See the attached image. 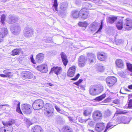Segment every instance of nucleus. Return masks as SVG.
Here are the masks:
<instances>
[{
	"label": "nucleus",
	"instance_id": "1",
	"mask_svg": "<svg viewBox=\"0 0 132 132\" xmlns=\"http://www.w3.org/2000/svg\"><path fill=\"white\" fill-rule=\"evenodd\" d=\"M103 90V86L99 85L91 86L89 89L90 94L92 95H95L101 93Z\"/></svg>",
	"mask_w": 132,
	"mask_h": 132
},
{
	"label": "nucleus",
	"instance_id": "2",
	"mask_svg": "<svg viewBox=\"0 0 132 132\" xmlns=\"http://www.w3.org/2000/svg\"><path fill=\"white\" fill-rule=\"evenodd\" d=\"M44 114L46 116L50 117L53 115L54 112V109L53 106L50 103H46L44 107Z\"/></svg>",
	"mask_w": 132,
	"mask_h": 132
},
{
	"label": "nucleus",
	"instance_id": "3",
	"mask_svg": "<svg viewBox=\"0 0 132 132\" xmlns=\"http://www.w3.org/2000/svg\"><path fill=\"white\" fill-rule=\"evenodd\" d=\"M44 104L43 101L41 99L37 100L35 101L32 104L33 108L34 110H37L42 108Z\"/></svg>",
	"mask_w": 132,
	"mask_h": 132
},
{
	"label": "nucleus",
	"instance_id": "4",
	"mask_svg": "<svg viewBox=\"0 0 132 132\" xmlns=\"http://www.w3.org/2000/svg\"><path fill=\"white\" fill-rule=\"evenodd\" d=\"M34 31L33 29L29 27H26L23 30V35L26 37H30L33 35Z\"/></svg>",
	"mask_w": 132,
	"mask_h": 132
},
{
	"label": "nucleus",
	"instance_id": "5",
	"mask_svg": "<svg viewBox=\"0 0 132 132\" xmlns=\"http://www.w3.org/2000/svg\"><path fill=\"white\" fill-rule=\"evenodd\" d=\"M123 28L125 30H130L132 29V20L127 18L123 21Z\"/></svg>",
	"mask_w": 132,
	"mask_h": 132
},
{
	"label": "nucleus",
	"instance_id": "6",
	"mask_svg": "<svg viewBox=\"0 0 132 132\" xmlns=\"http://www.w3.org/2000/svg\"><path fill=\"white\" fill-rule=\"evenodd\" d=\"M11 30L12 33L15 35H17L21 31V29L19 24L16 23L13 27L11 28Z\"/></svg>",
	"mask_w": 132,
	"mask_h": 132
},
{
	"label": "nucleus",
	"instance_id": "7",
	"mask_svg": "<svg viewBox=\"0 0 132 132\" xmlns=\"http://www.w3.org/2000/svg\"><path fill=\"white\" fill-rule=\"evenodd\" d=\"M117 80L116 78L112 76L108 77L106 79L107 84L109 87L113 85L117 82Z\"/></svg>",
	"mask_w": 132,
	"mask_h": 132
},
{
	"label": "nucleus",
	"instance_id": "8",
	"mask_svg": "<svg viewBox=\"0 0 132 132\" xmlns=\"http://www.w3.org/2000/svg\"><path fill=\"white\" fill-rule=\"evenodd\" d=\"M22 109L24 113L26 114H29L32 112L31 106L29 104H24L22 106Z\"/></svg>",
	"mask_w": 132,
	"mask_h": 132
},
{
	"label": "nucleus",
	"instance_id": "9",
	"mask_svg": "<svg viewBox=\"0 0 132 132\" xmlns=\"http://www.w3.org/2000/svg\"><path fill=\"white\" fill-rule=\"evenodd\" d=\"M87 59L84 56L81 55L79 58L78 60V64L80 67H83L85 65Z\"/></svg>",
	"mask_w": 132,
	"mask_h": 132
},
{
	"label": "nucleus",
	"instance_id": "10",
	"mask_svg": "<svg viewBox=\"0 0 132 132\" xmlns=\"http://www.w3.org/2000/svg\"><path fill=\"white\" fill-rule=\"evenodd\" d=\"M79 16L84 19L87 18L89 15L88 11L87 9L85 8L81 9L79 12Z\"/></svg>",
	"mask_w": 132,
	"mask_h": 132
},
{
	"label": "nucleus",
	"instance_id": "11",
	"mask_svg": "<svg viewBox=\"0 0 132 132\" xmlns=\"http://www.w3.org/2000/svg\"><path fill=\"white\" fill-rule=\"evenodd\" d=\"M22 78L23 79H28L33 78V75L28 71H23L22 73Z\"/></svg>",
	"mask_w": 132,
	"mask_h": 132
},
{
	"label": "nucleus",
	"instance_id": "12",
	"mask_svg": "<svg viewBox=\"0 0 132 132\" xmlns=\"http://www.w3.org/2000/svg\"><path fill=\"white\" fill-rule=\"evenodd\" d=\"M93 117L95 121H98L102 118V115L101 112L98 111H95L93 113Z\"/></svg>",
	"mask_w": 132,
	"mask_h": 132
},
{
	"label": "nucleus",
	"instance_id": "13",
	"mask_svg": "<svg viewBox=\"0 0 132 132\" xmlns=\"http://www.w3.org/2000/svg\"><path fill=\"white\" fill-rule=\"evenodd\" d=\"M37 69L38 70L43 73H46L48 71L47 66L44 64H41L38 65Z\"/></svg>",
	"mask_w": 132,
	"mask_h": 132
},
{
	"label": "nucleus",
	"instance_id": "14",
	"mask_svg": "<svg viewBox=\"0 0 132 132\" xmlns=\"http://www.w3.org/2000/svg\"><path fill=\"white\" fill-rule=\"evenodd\" d=\"M62 72V68L58 67H54L52 68L50 72V73L51 72H54L56 75H58L60 74Z\"/></svg>",
	"mask_w": 132,
	"mask_h": 132
},
{
	"label": "nucleus",
	"instance_id": "15",
	"mask_svg": "<svg viewBox=\"0 0 132 132\" xmlns=\"http://www.w3.org/2000/svg\"><path fill=\"white\" fill-rule=\"evenodd\" d=\"M106 54L103 52H99L97 53V57L100 60L104 61L106 58Z\"/></svg>",
	"mask_w": 132,
	"mask_h": 132
},
{
	"label": "nucleus",
	"instance_id": "16",
	"mask_svg": "<svg viewBox=\"0 0 132 132\" xmlns=\"http://www.w3.org/2000/svg\"><path fill=\"white\" fill-rule=\"evenodd\" d=\"M87 57L88 60L90 63L94 62L96 59L95 55L92 53H88Z\"/></svg>",
	"mask_w": 132,
	"mask_h": 132
},
{
	"label": "nucleus",
	"instance_id": "17",
	"mask_svg": "<svg viewBox=\"0 0 132 132\" xmlns=\"http://www.w3.org/2000/svg\"><path fill=\"white\" fill-rule=\"evenodd\" d=\"M104 128V124L103 123H100L96 124L95 128L96 131L100 132L103 130Z\"/></svg>",
	"mask_w": 132,
	"mask_h": 132
},
{
	"label": "nucleus",
	"instance_id": "18",
	"mask_svg": "<svg viewBox=\"0 0 132 132\" xmlns=\"http://www.w3.org/2000/svg\"><path fill=\"white\" fill-rule=\"evenodd\" d=\"M76 70V67L72 66L69 68L67 72V75L68 76L72 77L73 76Z\"/></svg>",
	"mask_w": 132,
	"mask_h": 132
},
{
	"label": "nucleus",
	"instance_id": "19",
	"mask_svg": "<svg viewBox=\"0 0 132 132\" xmlns=\"http://www.w3.org/2000/svg\"><path fill=\"white\" fill-rule=\"evenodd\" d=\"M18 19L16 17L12 15L9 16L7 20V22L10 24L14 23L18 21Z\"/></svg>",
	"mask_w": 132,
	"mask_h": 132
},
{
	"label": "nucleus",
	"instance_id": "20",
	"mask_svg": "<svg viewBox=\"0 0 132 132\" xmlns=\"http://www.w3.org/2000/svg\"><path fill=\"white\" fill-rule=\"evenodd\" d=\"M44 58V55L42 53L38 54L36 56V61L39 63H42Z\"/></svg>",
	"mask_w": 132,
	"mask_h": 132
},
{
	"label": "nucleus",
	"instance_id": "21",
	"mask_svg": "<svg viewBox=\"0 0 132 132\" xmlns=\"http://www.w3.org/2000/svg\"><path fill=\"white\" fill-rule=\"evenodd\" d=\"M13 101L14 103V105L17 106L16 111L19 113L22 114L20 108V102L18 101L15 100H14Z\"/></svg>",
	"mask_w": 132,
	"mask_h": 132
},
{
	"label": "nucleus",
	"instance_id": "22",
	"mask_svg": "<svg viewBox=\"0 0 132 132\" xmlns=\"http://www.w3.org/2000/svg\"><path fill=\"white\" fill-rule=\"evenodd\" d=\"M61 58L62 59V62L64 65L65 66L68 63V61L67 59V56L65 54L62 52L61 54Z\"/></svg>",
	"mask_w": 132,
	"mask_h": 132
},
{
	"label": "nucleus",
	"instance_id": "23",
	"mask_svg": "<svg viewBox=\"0 0 132 132\" xmlns=\"http://www.w3.org/2000/svg\"><path fill=\"white\" fill-rule=\"evenodd\" d=\"M120 123L124 124L128 123L130 121L129 119L125 117H123L121 118L120 119Z\"/></svg>",
	"mask_w": 132,
	"mask_h": 132
},
{
	"label": "nucleus",
	"instance_id": "24",
	"mask_svg": "<svg viewBox=\"0 0 132 132\" xmlns=\"http://www.w3.org/2000/svg\"><path fill=\"white\" fill-rule=\"evenodd\" d=\"M79 12L77 10L72 11L71 13V15L73 18H77L79 16Z\"/></svg>",
	"mask_w": 132,
	"mask_h": 132
},
{
	"label": "nucleus",
	"instance_id": "25",
	"mask_svg": "<svg viewBox=\"0 0 132 132\" xmlns=\"http://www.w3.org/2000/svg\"><path fill=\"white\" fill-rule=\"evenodd\" d=\"M32 130L33 132H43V130L42 128L38 126H36L32 128Z\"/></svg>",
	"mask_w": 132,
	"mask_h": 132
},
{
	"label": "nucleus",
	"instance_id": "26",
	"mask_svg": "<svg viewBox=\"0 0 132 132\" xmlns=\"http://www.w3.org/2000/svg\"><path fill=\"white\" fill-rule=\"evenodd\" d=\"M123 21L122 22V20H120L117 22L116 26L118 29L121 30L123 28Z\"/></svg>",
	"mask_w": 132,
	"mask_h": 132
},
{
	"label": "nucleus",
	"instance_id": "27",
	"mask_svg": "<svg viewBox=\"0 0 132 132\" xmlns=\"http://www.w3.org/2000/svg\"><path fill=\"white\" fill-rule=\"evenodd\" d=\"M116 63L117 66L119 68H122L123 66V63L122 61L120 59L116 60Z\"/></svg>",
	"mask_w": 132,
	"mask_h": 132
},
{
	"label": "nucleus",
	"instance_id": "28",
	"mask_svg": "<svg viewBox=\"0 0 132 132\" xmlns=\"http://www.w3.org/2000/svg\"><path fill=\"white\" fill-rule=\"evenodd\" d=\"M117 19V17L115 16H112L108 18L107 22L109 23H113Z\"/></svg>",
	"mask_w": 132,
	"mask_h": 132
},
{
	"label": "nucleus",
	"instance_id": "29",
	"mask_svg": "<svg viewBox=\"0 0 132 132\" xmlns=\"http://www.w3.org/2000/svg\"><path fill=\"white\" fill-rule=\"evenodd\" d=\"M15 122V121L14 120L12 119L9 121L5 122H3V123L4 125L8 126L11 125L12 124H14Z\"/></svg>",
	"mask_w": 132,
	"mask_h": 132
},
{
	"label": "nucleus",
	"instance_id": "30",
	"mask_svg": "<svg viewBox=\"0 0 132 132\" xmlns=\"http://www.w3.org/2000/svg\"><path fill=\"white\" fill-rule=\"evenodd\" d=\"M68 4L66 3H64L61 4L60 9L63 11H65L67 9Z\"/></svg>",
	"mask_w": 132,
	"mask_h": 132
},
{
	"label": "nucleus",
	"instance_id": "31",
	"mask_svg": "<svg viewBox=\"0 0 132 132\" xmlns=\"http://www.w3.org/2000/svg\"><path fill=\"white\" fill-rule=\"evenodd\" d=\"M78 24L81 27H84L85 28H86L88 25L86 21L80 22L78 23Z\"/></svg>",
	"mask_w": 132,
	"mask_h": 132
},
{
	"label": "nucleus",
	"instance_id": "32",
	"mask_svg": "<svg viewBox=\"0 0 132 132\" xmlns=\"http://www.w3.org/2000/svg\"><path fill=\"white\" fill-rule=\"evenodd\" d=\"M106 96V94H104L102 95L97 97L96 98V100L98 101H100L102 100Z\"/></svg>",
	"mask_w": 132,
	"mask_h": 132
},
{
	"label": "nucleus",
	"instance_id": "33",
	"mask_svg": "<svg viewBox=\"0 0 132 132\" xmlns=\"http://www.w3.org/2000/svg\"><path fill=\"white\" fill-rule=\"evenodd\" d=\"M12 55L13 56L19 55L20 53V50L18 49H15L12 51Z\"/></svg>",
	"mask_w": 132,
	"mask_h": 132
},
{
	"label": "nucleus",
	"instance_id": "34",
	"mask_svg": "<svg viewBox=\"0 0 132 132\" xmlns=\"http://www.w3.org/2000/svg\"><path fill=\"white\" fill-rule=\"evenodd\" d=\"M127 113V112L123 111L120 109H118L116 111L115 115H116L117 114H124L126 113Z\"/></svg>",
	"mask_w": 132,
	"mask_h": 132
},
{
	"label": "nucleus",
	"instance_id": "35",
	"mask_svg": "<svg viewBox=\"0 0 132 132\" xmlns=\"http://www.w3.org/2000/svg\"><path fill=\"white\" fill-rule=\"evenodd\" d=\"M53 6L54 7L53 9H54L55 11H57V7L58 6L57 0H54Z\"/></svg>",
	"mask_w": 132,
	"mask_h": 132
},
{
	"label": "nucleus",
	"instance_id": "36",
	"mask_svg": "<svg viewBox=\"0 0 132 132\" xmlns=\"http://www.w3.org/2000/svg\"><path fill=\"white\" fill-rule=\"evenodd\" d=\"M2 30L4 36L8 34V31L7 28H2Z\"/></svg>",
	"mask_w": 132,
	"mask_h": 132
},
{
	"label": "nucleus",
	"instance_id": "37",
	"mask_svg": "<svg viewBox=\"0 0 132 132\" xmlns=\"http://www.w3.org/2000/svg\"><path fill=\"white\" fill-rule=\"evenodd\" d=\"M126 64L128 69L130 72H132V65L128 62H127Z\"/></svg>",
	"mask_w": 132,
	"mask_h": 132
},
{
	"label": "nucleus",
	"instance_id": "38",
	"mask_svg": "<svg viewBox=\"0 0 132 132\" xmlns=\"http://www.w3.org/2000/svg\"><path fill=\"white\" fill-rule=\"evenodd\" d=\"M64 130L65 132H73L72 128L68 127H66Z\"/></svg>",
	"mask_w": 132,
	"mask_h": 132
},
{
	"label": "nucleus",
	"instance_id": "39",
	"mask_svg": "<svg viewBox=\"0 0 132 132\" xmlns=\"http://www.w3.org/2000/svg\"><path fill=\"white\" fill-rule=\"evenodd\" d=\"M12 129L13 128L12 127L10 128V130H7L6 129L3 128L0 129V132H6V131L7 132H11Z\"/></svg>",
	"mask_w": 132,
	"mask_h": 132
},
{
	"label": "nucleus",
	"instance_id": "40",
	"mask_svg": "<svg viewBox=\"0 0 132 132\" xmlns=\"http://www.w3.org/2000/svg\"><path fill=\"white\" fill-rule=\"evenodd\" d=\"M111 114V112L110 111L108 110H107L104 113V116L106 117L109 116Z\"/></svg>",
	"mask_w": 132,
	"mask_h": 132
},
{
	"label": "nucleus",
	"instance_id": "41",
	"mask_svg": "<svg viewBox=\"0 0 132 132\" xmlns=\"http://www.w3.org/2000/svg\"><path fill=\"white\" fill-rule=\"evenodd\" d=\"M5 16L4 14H3L1 17V22L3 24L4 23V21L5 19Z\"/></svg>",
	"mask_w": 132,
	"mask_h": 132
},
{
	"label": "nucleus",
	"instance_id": "42",
	"mask_svg": "<svg viewBox=\"0 0 132 132\" xmlns=\"http://www.w3.org/2000/svg\"><path fill=\"white\" fill-rule=\"evenodd\" d=\"M91 113V112H90L88 110H85L84 111V116H87L90 114Z\"/></svg>",
	"mask_w": 132,
	"mask_h": 132
},
{
	"label": "nucleus",
	"instance_id": "43",
	"mask_svg": "<svg viewBox=\"0 0 132 132\" xmlns=\"http://www.w3.org/2000/svg\"><path fill=\"white\" fill-rule=\"evenodd\" d=\"M98 69L100 72H102L104 70V68L103 66L100 65L98 66Z\"/></svg>",
	"mask_w": 132,
	"mask_h": 132
},
{
	"label": "nucleus",
	"instance_id": "44",
	"mask_svg": "<svg viewBox=\"0 0 132 132\" xmlns=\"http://www.w3.org/2000/svg\"><path fill=\"white\" fill-rule=\"evenodd\" d=\"M103 20H102L101 21V24L100 25V27L99 29H98V30L97 31V32H99L101 31V30L103 28Z\"/></svg>",
	"mask_w": 132,
	"mask_h": 132
},
{
	"label": "nucleus",
	"instance_id": "45",
	"mask_svg": "<svg viewBox=\"0 0 132 132\" xmlns=\"http://www.w3.org/2000/svg\"><path fill=\"white\" fill-rule=\"evenodd\" d=\"M112 125H111V124L110 123H108L106 127V129L104 131V132H106V131L109 128H110L111 126Z\"/></svg>",
	"mask_w": 132,
	"mask_h": 132
},
{
	"label": "nucleus",
	"instance_id": "46",
	"mask_svg": "<svg viewBox=\"0 0 132 132\" xmlns=\"http://www.w3.org/2000/svg\"><path fill=\"white\" fill-rule=\"evenodd\" d=\"M3 73L5 74L7 77H9L10 76V75L11 74V72L8 71V70H5L3 71Z\"/></svg>",
	"mask_w": 132,
	"mask_h": 132
},
{
	"label": "nucleus",
	"instance_id": "47",
	"mask_svg": "<svg viewBox=\"0 0 132 132\" xmlns=\"http://www.w3.org/2000/svg\"><path fill=\"white\" fill-rule=\"evenodd\" d=\"M55 108L57 112H58L62 114V111H61V110L59 108L58 106L57 105L55 106Z\"/></svg>",
	"mask_w": 132,
	"mask_h": 132
},
{
	"label": "nucleus",
	"instance_id": "48",
	"mask_svg": "<svg viewBox=\"0 0 132 132\" xmlns=\"http://www.w3.org/2000/svg\"><path fill=\"white\" fill-rule=\"evenodd\" d=\"M4 37L3 34L1 33L0 32V43L2 42L3 41Z\"/></svg>",
	"mask_w": 132,
	"mask_h": 132
},
{
	"label": "nucleus",
	"instance_id": "49",
	"mask_svg": "<svg viewBox=\"0 0 132 132\" xmlns=\"http://www.w3.org/2000/svg\"><path fill=\"white\" fill-rule=\"evenodd\" d=\"M128 107H132V99L130 100L128 104Z\"/></svg>",
	"mask_w": 132,
	"mask_h": 132
},
{
	"label": "nucleus",
	"instance_id": "50",
	"mask_svg": "<svg viewBox=\"0 0 132 132\" xmlns=\"http://www.w3.org/2000/svg\"><path fill=\"white\" fill-rule=\"evenodd\" d=\"M82 79H80L77 82H75V84L76 85H78L79 84L82 82Z\"/></svg>",
	"mask_w": 132,
	"mask_h": 132
},
{
	"label": "nucleus",
	"instance_id": "51",
	"mask_svg": "<svg viewBox=\"0 0 132 132\" xmlns=\"http://www.w3.org/2000/svg\"><path fill=\"white\" fill-rule=\"evenodd\" d=\"M31 62L34 64L35 63V61L33 58V56L32 55L30 57Z\"/></svg>",
	"mask_w": 132,
	"mask_h": 132
},
{
	"label": "nucleus",
	"instance_id": "52",
	"mask_svg": "<svg viewBox=\"0 0 132 132\" xmlns=\"http://www.w3.org/2000/svg\"><path fill=\"white\" fill-rule=\"evenodd\" d=\"M80 75L79 74H78L75 76V77L74 78L72 79V80H76L78 78L79 76Z\"/></svg>",
	"mask_w": 132,
	"mask_h": 132
},
{
	"label": "nucleus",
	"instance_id": "53",
	"mask_svg": "<svg viewBox=\"0 0 132 132\" xmlns=\"http://www.w3.org/2000/svg\"><path fill=\"white\" fill-rule=\"evenodd\" d=\"M113 102L114 103L116 104H118L119 103V101L118 100H116L113 101Z\"/></svg>",
	"mask_w": 132,
	"mask_h": 132
},
{
	"label": "nucleus",
	"instance_id": "54",
	"mask_svg": "<svg viewBox=\"0 0 132 132\" xmlns=\"http://www.w3.org/2000/svg\"><path fill=\"white\" fill-rule=\"evenodd\" d=\"M0 76L1 77H7V76L5 75H4L3 74H0Z\"/></svg>",
	"mask_w": 132,
	"mask_h": 132
},
{
	"label": "nucleus",
	"instance_id": "55",
	"mask_svg": "<svg viewBox=\"0 0 132 132\" xmlns=\"http://www.w3.org/2000/svg\"><path fill=\"white\" fill-rule=\"evenodd\" d=\"M128 88L130 89H132V85H130L128 86Z\"/></svg>",
	"mask_w": 132,
	"mask_h": 132
},
{
	"label": "nucleus",
	"instance_id": "56",
	"mask_svg": "<svg viewBox=\"0 0 132 132\" xmlns=\"http://www.w3.org/2000/svg\"><path fill=\"white\" fill-rule=\"evenodd\" d=\"M69 120L71 121H73V119L70 117H68Z\"/></svg>",
	"mask_w": 132,
	"mask_h": 132
},
{
	"label": "nucleus",
	"instance_id": "57",
	"mask_svg": "<svg viewBox=\"0 0 132 132\" xmlns=\"http://www.w3.org/2000/svg\"><path fill=\"white\" fill-rule=\"evenodd\" d=\"M80 87L83 90H85V87L84 86L81 85L80 86Z\"/></svg>",
	"mask_w": 132,
	"mask_h": 132
},
{
	"label": "nucleus",
	"instance_id": "58",
	"mask_svg": "<svg viewBox=\"0 0 132 132\" xmlns=\"http://www.w3.org/2000/svg\"><path fill=\"white\" fill-rule=\"evenodd\" d=\"M2 105L3 106H6L7 107H9V105L7 104H3Z\"/></svg>",
	"mask_w": 132,
	"mask_h": 132
},
{
	"label": "nucleus",
	"instance_id": "59",
	"mask_svg": "<svg viewBox=\"0 0 132 132\" xmlns=\"http://www.w3.org/2000/svg\"><path fill=\"white\" fill-rule=\"evenodd\" d=\"M132 97V94H130L128 95L129 98H130Z\"/></svg>",
	"mask_w": 132,
	"mask_h": 132
},
{
	"label": "nucleus",
	"instance_id": "60",
	"mask_svg": "<svg viewBox=\"0 0 132 132\" xmlns=\"http://www.w3.org/2000/svg\"><path fill=\"white\" fill-rule=\"evenodd\" d=\"M120 92L121 93V94H126V93H123V92H122V89H121L120 91Z\"/></svg>",
	"mask_w": 132,
	"mask_h": 132
},
{
	"label": "nucleus",
	"instance_id": "61",
	"mask_svg": "<svg viewBox=\"0 0 132 132\" xmlns=\"http://www.w3.org/2000/svg\"><path fill=\"white\" fill-rule=\"evenodd\" d=\"M124 90L126 91H130L127 88H124Z\"/></svg>",
	"mask_w": 132,
	"mask_h": 132
},
{
	"label": "nucleus",
	"instance_id": "62",
	"mask_svg": "<svg viewBox=\"0 0 132 132\" xmlns=\"http://www.w3.org/2000/svg\"><path fill=\"white\" fill-rule=\"evenodd\" d=\"M90 120V118H88V119H85V122H86L87 120Z\"/></svg>",
	"mask_w": 132,
	"mask_h": 132
},
{
	"label": "nucleus",
	"instance_id": "63",
	"mask_svg": "<svg viewBox=\"0 0 132 132\" xmlns=\"http://www.w3.org/2000/svg\"><path fill=\"white\" fill-rule=\"evenodd\" d=\"M2 105H0V108H2V106H3Z\"/></svg>",
	"mask_w": 132,
	"mask_h": 132
},
{
	"label": "nucleus",
	"instance_id": "64",
	"mask_svg": "<svg viewBox=\"0 0 132 132\" xmlns=\"http://www.w3.org/2000/svg\"><path fill=\"white\" fill-rule=\"evenodd\" d=\"M49 85L51 86H53V85L51 83L49 84Z\"/></svg>",
	"mask_w": 132,
	"mask_h": 132
}]
</instances>
